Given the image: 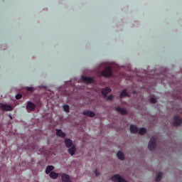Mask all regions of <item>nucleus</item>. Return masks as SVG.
<instances>
[{"mask_svg": "<svg viewBox=\"0 0 182 182\" xmlns=\"http://www.w3.org/2000/svg\"><path fill=\"white\" fill-rule=\"evenodd\" d=\"M130 68V63H127L125 65H119V64L116 63L115 62H109L105 61L102 62L97 65V70H100L102 68H105L102 72L101 75L103 77H124L126 79L131 80L132 78L126 77V73H114V69H120V68Z\"/></svg>", "mask_w": 182, "mask_h": 182, "instance_id": "obj_1", "label": "nucleus"}, {"mask_svg": "<svg viewBox=\"0 0 182 182\" xmlns=\"http://www.w3.org/2000/svg\"><path fill=\"white\" fill-rule=\"evenodd\" d=\"M174 75H169L168 76L166 75V73H162L160 74H154L149 75L147 77H141L139 75L135 76V80L137 82H142L143 83H149L152 86H154L156 83H166L164 80H166L169 85H173V83H176L174 81Z\"/></svg>", "mask_w": 182, "mask_h": 182, "instance_id": "obj_2", "label": "nucleus"}, {"mask_svg": "<svg viewBox=\"0 0 182 182\" xmlns=\"http://www.w3.org/2000/svg\"><path fill=\"white\" fill-rule=\"evenodd\" d=\"M65 146L68 149V153L70 156H75L76 153V147L73 145V141L70 139H65Z\"/></svg>", "mask_w": 182, "mask_h": 182, "instance_id": "obj_3", "label": "nucleus"}, {"mask_svg": "<svg viewBox=\"0 0 182 182\" xmlns=\"http://www.w3.org/2000/svg\"><path fill=\"white\" fill-rule=\"evenodd\" d=\"M74 80L75 82H77V83H82V82L84 83H93L95 82V78L92 77L82 75L81 78L75 77Z\"/></svg>", "mask_w": 182, "mask_h": 182, "instance_id": "obj_4", "label": "nucleus"}, {"mask_svg": "<svg viewBox=\"0 0 182 182\" xmlns=\"http://www.w3.org/2000/svg\"><path fill=\"white\" fill-rule=\"evenodd\" d=\"M156 138L152 137L149 142L148 149H149L151 151H153L156 149Z\"/></svg>", "mask_w": 182, "mask_h": 182, "instance_id": "obj_5", "label": "nucleus"}, {"mask_svg": "<svg viewBox=\"0 0 182 182\" xmlns=\"http://www.w3.org/2000/svg\"><path fill=\"white\" fill-rule=\"evenodd\" d=\"M26 107L27 112L29 113L30 112H33V110L36 109V105H35V103L31 101H28L27 102V105Z\"/></svg>", "mask_w": 182, "mask_h": 182, "instance_id": "obj_6", "label": "nucleus"}, {"mask_svg": "<svg viewBox=\"0 0 182 182\" xmlns=\"http://www.w3.org/2000/svg\"><path fill=\"white\" fill-rule=\"evenodd\" d=\"M66 86L73 87L75 86V83L72 82V80L66 81L64 85H61L60 87H57V90H58V92H61V90H63V88L66 87Z\"/></svg>", "mask_w": 182, "mask_h": 182, "instance_id": "obj_7", "label": "nucleus"}, {"mask_svg": "<svg viewBox=\"0 0 182 182\" xmlns=\"http://www.w3.org/2000/svg\"><path fill=\"white\" fill-rule=\"evenodd\" d=\"M112 180L114 182H128L126 181L123 177L120 176L119 175H114L112 177Z\"/></svg>", "mask_w": 182, "mask_h": 182, "instance_id": "obj_8", "label": "nucleus"}, {"mask_svg": "<svg viewBox=\"0 0 182 182\" xmlns=\"http://www.w3.org/2000/svg\"><path fill=\"white\" fill-rule=\"evenodd\" d=\"M0 109L3 110V112H11L14 110V107L11 105H1L0 107Z\"/></svg>", "mask_w": 182, "mask_h": 182, "instance_id": "obj_9", "label": "nucleus"}, {"mask_svg": "<svg viewBox=\"0 0 182 182\" xmlns=\"http://www.w3.org/2000/svg\"><path fill=\"white\" fill-rule=\"evenodd\" d=\"M182 123V119L178 116H175L173 118L174 126H180Z\"/></svg>", "mask_w": 182, "mask_h": 182, "instance_id": "obj_10", "label": "nucleus"}, {"mask_svg": "<svg viewBox=\"0 0 182 182\" xmlns=\"http://www.w3.org/2000/svg\"><path fill=\"white\" fill-rule=\"evenodd\" d=\"M116 112L120 113V114H127V111L124 108H122L120 107H116L115 108Z\"/></svg>", "mask_w": 182, "mask_h": 182, "instance_id": "obj_11", "label": "nucleus"}, {"mask_svg": "<svg viewBox=\"0 0 182 182\" xmlns=\"http://www.w3.org/2000/svg\"><path fill=\"white\" fill-rule=\"evenodd\" d=\"M61 180L63 182H72V181L70 180V178L66 173H63L61 175Z\"/></svg>", "mask_w": 182, "mask_h": 182, "instance_id": "obj_12", "label": "nucleus"}, {"mask_svg": "<svg viewBox=\"0 0 182 182\" xmlns=\"http://www.w3.org/2000/svg\"><path fill=\"white\" fill-rule=\"evenodd\" d=\"M111 92H112V89L109 88V87H107L102 90V95H103V96L106 97V96H107V94L110 93Z\"/></svg>", "mask_w": 182, "mask_h": 182, "instance_id": "obj_13", "label": "nucleus"}, {"mask_svg": "<svg viewBox=\"0 0 182 182\" xmlns=\"http://www.w3.org/2000/svg\"><path fill=\"white\" fill-rule=\"evenodd\" d=\"M83 116H89V117H95L96 116V114L92 111H85L82 112Z\"/></svg>", "mask_w": 182, "mask_h": 182, "instance_id": "obj_14", "label": "nucleus"}, {"mask_svg": "<svg viewBox=\"0 0 182 182\" xmlns=\"http://www.w3.org/2000/svg\"><path fill=\"white\" fill-rule=\"evenodd\" d=\"M56 131V135L58 136V137H66V134L62 131V129H55Z\"/></svg>", "mask_w": 182, "mask_h": 182, "instance_id": "obj_15", "label": "nucleus"}, {"mask_svg": "<svg viewBox=\"0 0 182 182\" xmlns=\"http://www.w3.org/2000/svg\"><path fill=\"white\" fill-rule=\"evenodd\" d=\"M55 170V166H48L46 169V174H50L52 171Z\"/></svg>", "mask_w": 182, "mask_h": 182, "instance_id": "obj_16", "label": "nucleus"}, {"mask_svg": "<svg viewBox=\"0 0 182 182\" xmlns=\"http://www.w3.org/2000/svg\"><path fill=\"white\" fill-rule=\"evenodd\" d=\"M49 176L50 177V178H53V180H56V178L59 177V173L55 171H52L49 173Z\"/></svg>", "mask_w": 182, "mask_h": 182, "instance_id": "obj_17", "label": "nucleus"}, {"mask_svg": "<svg viewBox=\"0 0 182 182\" xmlns=\"http://www.w3.org/2000/svg\"><path fill=\"white\" fill-rule=\"evenodd\" d=\"M130 132L131 133H137L139 132V127H137L136 125H131Z\"/></svg>", "mask_w": 182, "mask_h": 182, "instance_id": "obj_18", "label": "nucleus"}, {"mask_svg": "<svg viewBox=\"0 0 182 182\" xmlns=\"http://www.w3.org/2000/svg\"><path fill=\"white\" fill-rule=\"evenodd\" d=\"M63 109L65 113H69V112H70V107L68 105H63Z\"/></svg>", "mask_w": 182, "mask_h": 182, "instance_id": "obj_19", "label": "nucleus"}, {"mask_svg": "<svg viewBox=\"0 0 182 182\" xmlns=\"http://www.w3.org/2000/svg\"><path fill=\"white\" fill-rule=\"evenodd\" d=\"M117 156L118 157L119 160H124V155L122 154V151H118L117 154Z\"/></svg>", "mask_w": 182, "mask_h": 182, "instance_id": "obj_20", "label": "nucleus"}, {"mask_svg": "<svg viewBox=\"0 0 182 182\" xmlns=\"http://www.w3.org/2000/svg\"><path fill=\"white\" fill-rule=\"evenodd\" d=\"M162 177H163V173L159 172V173H157L155 181L156 182H159V181H160V180H161Z\"/></svg>", "mask_w": 182, "mask_h": 182, "instance_id": "obj_21", "label": "nucleus"}, {"mask_svg": "<svg viewBox=\"0 0 182 182\" xmlns=\"http://www.w3.org/2000/svg\"><path fill=\"white\" fill-rule=\"evenodd\" d=\"M120 97L121 99L123 97H126V96H129V95L127 94V91L126 90H123L121 93H120Z\"/></svg>", "mask_w": 182, "mask_h": 182, "instance_id": "obj_22", "label": "nucleus"}, {"mask_svg": "<svg viewBox=\"0 0 182 182\" xmlns=\"http://www.w3.org/2000/svg\"><path fill=\"white\" fill-rule=\"evenodd\" d=\"M139 134H144V133H146V132H147V129H146V128H141L140 129H139Z\"/></svg>", "mask_w": 182, "mask_h": 182, "instance_id": "obj_23", "label": "nucleus"}, {"mask_svg": "<svg viewBox=\"0 0 182 182\" xmlns=\"http://www.w3.org/2000/svg\"><path fill=\"white\" fill-rule=\"evenodd\" d=\"M26 90H28V92H35L36 88H34L33 87H26Z\"/></svg>", "mask_w": 182, "mask_h": 182, "instance_id": "obj_24", "label": "nucleus"}, {"mask_svg": "<svg viewBox=\"0 0 182 182\" xmlns=\"http://www.w3.org/2000/svg\"><path fill=\"white\" fill-rule=\"evenodd\" d=\"M140 26V22L139 21H134L133 23H132V26L134 28H138V26Z\"/></svg>", "mask_w": 182, "mask_h": 182, "instance_id": "obj_25", "label": "nucleus"}, {"mask_svg": "<svg viewBox=\"0 0 182 182\" xmlns=\"http://www.w3.org/2000/svg\"><path fill=\"white\" fill-rule=\"evenodd\" d=\"M16 99L17 100H19V99H21L22 98V95L21 94H17L16 96H15Z\"/></svg>", "mask_w": 182, "mask_h": 182, "instance_id": "obj_26", "label": "nucleus"}, {"mask_svg": "<svg viewBox=\"0 0 182 182\" xmlns=\"http://www.w3.org/2000/svg\"><path fill=\"white\" fill-rule=\"evenodd\" d=\"M150 102L151 103H156L157 102V100L154 97H151Z\"/></svg>", "mask_w": 182, "mask_h": 182, "instance_id": "obj_27", "label": "nucleus"}, {"mask_svg": "<svg viewBox=\"0 0 182 182\" xmlns=\"http://www.w3.org/2000/svg\"><path fill=\"white\" fill-rule=\"evenodd\" d=\"M107 100H113V95H110L109 96L107 97Z\"/></svg>", "mask_w": 182, "mask_h": 182, "instance_id": "obj_28", "label": "nucleus"}, {"mask_svg": "<svg viewBox=\"0 0 182 182\" xmlns=\"http://www.w3.org/2000/svg\"><path fill=\"white\" fill-rule=\"evenodd\" d=\"M95 176H99V174H100V173H99L97 172V169H95Z\"/></svg>", "mask_w": 182, "mask_h": 182, "instance_id": "obj_29", "label": "nucleus"}, {"mask_svg": "<svg viewBox=\"0 0 182 182\" xmlns=\"http://www.w3.org/2000/svg\"><path fill=\"white\" fill-rule=\"evenodd\" d=\"M10 118L12 119V116L10 115Z\"/></svg>", "mask_w": 182, "mask_h": 182, "instance_id": "obj_30", "label": "nucleus"}, {"mask_svg": "<svg viewBox=\"0 0 182 182\" xmlns=\"http://www.w3.org/2000/svg\"><path fill=\"white\" fill-rule=\"evenodd\" d=\"M156 72L157 73V70H156Z\"/></svg>", "mask_w": 182, "mask_h": 182, "instance_id": "obj_31", "label": "nucleus"}, {"mask_svg": "<svg viewBox=\"0 0 182 182\" xmlns=\"http://www.w3.org/2000/svg\"><path fill=\"white\" fill-rule=\"evenodd\" d=\"M43 87H46L44 86Z\"/></svg>", "mask_w": 182, "mask_h": 182, "instance_id": "obj_32", "label": "nucleus"}]
</instances>
